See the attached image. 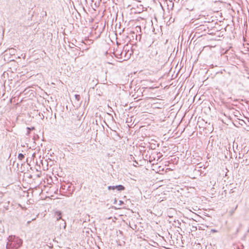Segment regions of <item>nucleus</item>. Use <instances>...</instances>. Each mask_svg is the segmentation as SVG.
I'll use <instances>...</instances> for the list:
<instances>
[{"label": "nucleus", "mask_w": 249, "mask_h": 249, "mask_svg": "<svg viewBox=\"0 0 249 249\" xmlns=\"http://www.w3.org/2000/svg\"><path fill=\"white\" fill-rule=\"evenodd\" d=\"M22 244L21 239L15 236H10L7 243V249H17L21 246Z\"/></svg>", "instance_id": "obj_1"}, {"label": "nucleus", "mask_w": 249, "mask_h": 249, "mask_svg": "<svg viewBox=\"0 0 249 249\" xmlns=\"http://www.w3.org/2000/svg\"><path fill=\"white\" fill-rule=\"evenodd\" d=\"M54 216L56 220H59L61 218V213L60 212L57 211L55 212Z\"/></svg>", "instance_id": "obj_2"}, {"label": "nucleus", "mask_w": 249, "mask_h": 249, "mask_svg": "<svg viewBox=\"0 0 249 249\" xmlns=\"http://www.w3.org/2000/svg\"><path fill=\"white\" fill-rule=\"evenodd\" d=\"M115 188L117 189L119 191H122L124 189V186L122 185H119L117 186H115Z\"/></svg>", "instance_id": "obj_3"}, {"label": "nucleus", "mask_w": 249, "mask_h": 249, "mask_svg": "<svg viewBox=\"0 0 249 249\" xmlns=\"http://www.w3.org/2000/svg\"><path fill=\"white\" fill-rule=\"evenodd\" d=\"M24 158V156L23 154L20 153V154H19L18 155V159L19 160H22Z\"/></svg>", "instance_id": "obj_4"}, {"label": "nucleus", "mask_w": 249, "mask_h": 249, "mask_svg": "<svg viewBox=\"0 0 249 249\" xmlns=\"http://www.w3.org/2000/svg\"><path fill=\"white\" fill-rule=\"evenodd\" d=\"M108 189H112V190H114V189H115L116 188H115V186H109V187H108Z\"/></svg>", "instance_id": "obj_5"}, {"label": "nucleus", "mask_w": 249, "mask_h": 249, "mask_svg": "<svg viewBox=\"0 0 249 249\" xmlns=\"http://www.w3.org/2000/svg\"><path fill=\"white\" fill-rule=\"evenodd\" d=\"M167 170H168V171H172V170L170 168H167V169H166V170L165 171V172H167Z\"/></svg>", "instance_id": "obj_6"}, {"label": "nucleus", "mask_w": 249, "mask_h": 249, "mask_svg": "<svg viewBox=\"0 0 249 249\" xmlns=\"http://www.w3.org/2000/svg\"><path fill=\"white\" fill-rule=\"evenodd\" d=\"M160 170H161V171H163V168L160 169Z\"/></svg>", "instance_id": "obj_7"}, {"label": "nucleus", "mask_w": 249, "mask_h": 249, "mask_svg": "<svg viewBox=\"0 0 249 249\" xmlns=\"http://www.w3.org/2000/svg\"><path fill=\"white\" fill-rule=\"evenodd\" d=\"M161 171L160 170V169H159V170H158V172H161Z\"/></svg>", "instance_id": "obj_8"}]
</instances>
